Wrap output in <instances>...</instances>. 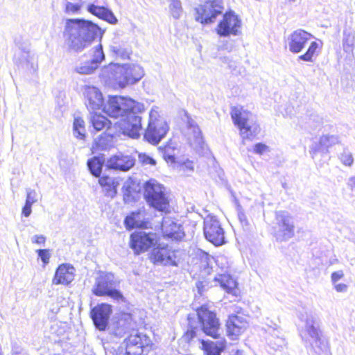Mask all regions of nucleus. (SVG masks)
I'll return each instance as SVG.
<instances>
[{
  "mask_svg": "<svg viewBox=\"0 0 355 355\" xmlns=\"http://www.w3.org/2000/svg\"><path fill=\"white\" fill-rule=\"evenodd\" d=\"M212 258L209 256L207 254H202V263H205L204 266H209V261Z\"/></svg>",
  "mask_w": 355,
  "mask_h": 355,
  "instance_id": "nucleus-56",
  "label": "nucleus"
},
{
  "mask_svg": "<svg viewBox=\"0 0 355 355\" xmlns=\"http://www.w3.org/2000/svg\"><path fill=\"white\" fill-rule=\"evenodd\" d=\"M92 292L96 296L107 295L117 300L123 298L122 294L115 288L114 275L110 273L102 274L96 278Z\"/></svg>",
  "mask_w": 355,
  "mask_h": 355,
  "instance_id": "nucleus-12",
  "label": "nucleus"
},
{
  "mask_svg": "<svg viewBox=\"0 0 355 355\" xmlns=\"http://www.w3.org/2000/svg\"><path fill=\"white\" fill-rule=\"evenodd\" d=\"M105 59L103 47L101 44H98L93 50L92 59L91 60L98 67L99 64Z\"/></svg>",
  "mask_w": 355,
  "mask_h": 355,
  "instance_id": "nucleus-42",
  "label": "nucleus"
},
{
  "mask_svg": "<svg viewBox=\"0 0 355 355\" xmlns=\"http://www.w3.org/2000/svg\"><path fill=\"white\" fill-rule=\"evenodd\" d=\"M215 282H218L220 287L228 293L236 295V282L227 274L218 275L214 278Z\"/></svg>",
  "mask_w": 355,
  "mask_h": 355,
  "instance_id": "nucleus-32",
  "label": "nucleus"
},
{
  "mask_svg": "<svg viewBox=\"0 0 355 355\" xmlns=\"http://www.w3.org/2000/svg\"><path fill=\"white\" fill-rule=\"evenodd\" d=\"M82 6L81 0H65L64 12L68 15L78 14Z\"/></svg>",
  "mask_w": 355,
  "mask_h": 355,
  "instance_id": "nucleus-37",
  "label": "nucleus"
},
{
  "mask_svg": "<svg viewBox=\"0 0 355 355\" xmlns=\"http://www.w3.org/2000/svg\"><path fill=\"white\" fill-rule=\"evenodd\" d=\"M74 277L75 268L69 264L63 263L57 268L52 282L55 285H69L74 279Z\"/></svg>",
  "mask_w": 355,
  "mask_h": 355,
  "instance_id": "nucleus-23",
  "label": "nucleus"
},
{
  "mask_svg": "<svg viewBox=\"0 0 355 355\" xmlns=\"http://www.w3.org/2000/svg\"><path fill=\"white\" fill-rule=\"evenodd\" d=\"M319 48V44L317 42H311L309 46L308 49L305 53L298 57L299 60H303L306 62H313V56L316 53L318 49Z\"/></svg>",
  "mask_w": 355,
  "mask_h": 355,
  "instance_id": "nucleus-38",
  "label": "nucleus"
},
{
  "mask_svg": "<svg viewBox=\"0 0 355 355\" xmlns=\"http://www.w3.org/2000/svg\"><path fill=\"white\" fill-rule=\"evenodd\" d=\"M312 37L311 33L302 29L294 31L288 36L286 40L289 51L295 54L300 53Z\"/></svg>",
  "mask_w": 355,
  "mask_h": 355,
  "instance_id": "nucleus-16",
  "label": "nucleus"
},
{
  "mask_svg": "<svg viewBox=\"0 0 355 355\" xmlns=\"http://www.w3.org/2000/svg\"><path fill=\"white\" fill-rule=\"evenodd\" d=\"M299 319L303 323L300 329V335L311 355H330L327 340L322 336L317 318L311 313H300Z\"/></svg>",
  "mask_w": 355,
  "mask_h": 355,
  "instance_id": "nucleus-2",
  "label": "nucleus"
},
{
  "mask_svg": "<svg viewBox=\"0 0 355 355\" xmlns=\"http://www.w3.org/2000/svg\"><path fill=\"white\" fill-rule=\"evenodd\" d=\"M187 125L189 130V134H192V138L189 137V139L190 141L191 145L195 148H202V145L204 144L203 138L202 137L201 131L196 124V121L188 116Z\"/></svg>",
  "mask_w": 355,
  "mask_h": 355,
  "instance_id": "nucleus-27",
  "label": "nucleus"
},
{
  "mask_svg": "<svg viewBox=\"0 0 355 355\" xmlns=\"http://www.w3.org/2000/svg\"><path fill=\"white\" fill-rule=\"evenodd\" d=\"M344 272L342 270L335 271L331 275V282L332 284L337 283L344 277Z\"/></svg>",
  "mask_w": 355,
  "mask_h": 355,
  "instance_id": "nucleus-48",
  "label": "nucleus"
},
{
  "mask_svg": "<svg viewBox=\"0 0 355 355\" xmlns=\"http://www.w3.org/2000/svg\"><path fill=\"white\" fill-rule=\"evenodd\" d=\"M98 182L103 188L105 196L113 198L116 195L119 183L114 178L104 175L99 178Z\"/></svg>",
  "mask_w": 355,
  "mask_h": 355,
  "instance_id": "nucleus-33",
  "label": "nucleus"
},
{
  "mask_svg": "<svg viewBox=\"0 0 355 355\" xmlns=\"http://www.w3.org/2000/svg\"><path fill=\"white\" fill-rule=\"evenodd\" d=\"M354 37L351 35H347L343 40L344 43H347L348 45H352L354 43Z\"/></svg>",
  "mask_w": 355,
  "mask_h": 355,
  "instance_id": "nucleus-58",
  "label": "nucleus"
},
{
  "mask_svg": "<svg viewBox=\"0 0 355 355\" xmlns=\"http://www.w3.org/2000/svg\"><path fill=\"white\" fill-rule=\"evenodd\" d=\"M31 241L32 243L38 245L44 244L46 241V237L42 234H36L31 238Z\"/></svg>",
  "mask_w": 355,
  "mask_h": 355,
  "instance_id": "nucleus-49",
  "label": "nucleus"
},
{
  "mask_svg": "<svg viewBox=\"0 0 355 355\" xmlns=\"http://www.w3.org/2000/svg\"><path fill=\"white\" fill-rule=\"evenodd\" d=\"M341 162L345 166H350L354 162V158L350 152L345 150L340 156Z\"/></svg>",
  "mask_w": 355,
  "mask_h": 355,
  "instance_id": "nucleus-44",
  "label": "nucleus"
},
{
  "mask_svg": "<svg viewBox=\"0 0 355 355\" xmlns=\"http://www.w3.org/2000/svg\"><path fill=\"white\" fill-rule=\"evenodd\" d=\"M202 347L206 355H220L225 348V340L220 339L216 342L201 340Z\"/></svg>",
  "mask_w": 355,
  "mask_h": 355,
  "instance_id": "nucleus-31",
  "label": "nucleus"
},
{
  "mask_svg": "<svg viewBox=\"0 0 355 355\" xmlns=\"http://www.w3.org/2000/svg\"><path fill=\"white\" fill-rule=\"evenodd\" d=\"M111 313L112 307L107 304L98 305L92 310V318L98 330L103 331L106 329Z\"/></svg>",
  "mask_w": 355,
  "mask_h": 355,
  "instance_id": "nucleus-19",
  "label": "nucleus"
},
{
  "mask_svg": "<svg viewBox=\"0 0 355 355\" xmlns=\"http://www.w3.org/2000/svg\"><path fill=\"white\" fill-rule=\"evenodd\" d=\"M238 215H239V218L241 220V221L245 220V214L243 212L239 211Z\"/></svg>",
  "mask_w": 355,
  "mask_h": 355,
  "instance_id": "nucleus-59",
  "label": "nucleus"
},
{
  "mask_svg": "<svg viewBox=\"0 0 355 355\" xmlns=\"http://www.w3.org/2000/svg\"><path fill=\"white\" fill-rule=\"evenodd\" d=\"M135 323L130 313H123L112 329V334L117 337H123L126 334H130Z\"/></svg>",
  "mask_w": 355,
  "mask_h": 355,
  "instance_id": "nucleus-26",
  "label": "nucleus"
},
{
  "mask_svg": "<svg viewBox=\"0 0 355 355\" xmlns=\"http://www.w3.org/2000/svg\"><path fill=\"white\" fill-rule=\"evenodd\" d=\"M125 345H150L151 340L146 334L132 330V331L125 339Z\"/></svg>",
  "mask_w": 355,
  "mask_h": 355,
  "instance_id": "nucleus-30",
  "label": "nucleus"
},
{
  "mask_svg": "<svg viewBox=\"0 0 355 355\" xmlns=\"http://www.w3.org/2000/svg\"><path fill=\"white\" fill-rule=\"evenodd\" d=\"M267 148L268 147L266 145L261 143H259L254 146V151L257 154H263L266 150Z\"/></svg>",
  "mask_w": 355,
  "mask_h": 355,
  "instance_id": "nucleus-51",
  "label": "nucleus"
},
{
  "mask_svg": "<svg viewBox=\"0 0 355 355\" xmlns=\"http://www.w3.org/2000/svg\"><path fill=\"white\" fill-rule=\"evenodd\" d=\"M85 121L80 117H75L73 124V133L74 137L80 139H84L85 137Z\"/></svg>",
  "mask_w": 355,
  "mask_h": 355,
  "instance_id": "nucleus-35",
  "label": "nucleus"
},
{
  "mask_svg": "<svg viewBox=\"0 0 355 355\" xmlns=\"http://www.w3.org/2000/svg\"><path fill=\"white\" fill-rule=\"evenodd\" d=\"M88 168L91 173L96 176L99 177L102 170V162L98 157H94L87 162Z\"/></svg>",
  "mask_w": 355,
  "mask_h": 355,
  "instance_id": "nucleus-39",
  "label": "nucleus"
},
{
  "mask_svg": "<svg viewBox=\"0 0 355 355\" xmlns=\"http://www.w3.org/2000/svg\"><path fill=\"white\" fill-rule=\"evenodd\" d=\"M164 158L166 162L173 163L175 162V157L174 155L167 154L166 153H164Z\"/></svg>",
  "mask_w": 355,
  "mask_h": 355,
  "instance_id": "nucleus-57",
  "label": "nucleus"
},
{
  "mask_svg": "<svg viewBox=\"0 0 355 355\" xmlns=\"http://www.w3.org/2000/svg\"><path fill=\"white\" fill-rule=\"evenodd\" d=\"M125 73L123 64L112 63L103 69L102 76L114 87L124 88L132 80L127 78Z\"/></svg>",
  "mask_w": 355,
  "mask_h": 355,
  "instance_id": "nucleus-13",
  "label": "nucleus"
},
{
  "mask_svg": "<svg viewBox=\"0 0 355 355\" xmlns=\"http://www.w3.org/2000/svg\"><path fill=\"white\" fill-rule=\"evenodd\" d=\"M139 161L143 165L155 166L156 164V161L145 153H140L139 155Z\"/></svg>",
  "mask_w": 355,
  "mask_h": 355,
  "instance_id": "nucleus-45",
  "label": "nucleus"
},
{
  "mask_svg": "<svg viewBox=\"0 0 355 355\" xmlns=\"http://www.w3.org/2000/svg\"><path fill=\"white\" fill-rule=\"evenodd\" d=\"M236 355H243L242 352H238Z\"/></svg>",
  "mask_w": 355,
  "mask_h": 355,
  "instance_id": "nucleus-63",
  "label": "nucleus"
},
{
  "mask_svg": "<svg viewBox=\"0 0 355 355\" xmlns=\"http://www.w3.org/2000/svg\"><path fill=\"white\" fill-rule=\"evenodd\" d=\"M200 329L192 326L185 334V339L190 340L198 336V331H202L205 335L218 339L220 336V328L218 319L216 314L202 305L197 309Z\"/></svg>",
  "mask_w": 355,
  "mask_h": 355,
  "instance_id": "nucleus-3",
  "label": "nucleus"
},
{
  "mask_svg": "<svg viewBox=\"0 0 355 355\" xmlns=\"http://www.w3.org/2000/svg\"><path fill=\"white\" fill-rule=\"evenodd\" d=\"M98 68L97 65L92 60L80 62L75 67V71L83 75H88L92 73Z\"/></svg>",
  "mask_w": 355,
  "mask_h": 355,
  "instance_id": "nucleus-36",
  "label": "nucleus"
},
{
  "mask_svg": "<svg viewBox=\"0 0 355 355\" xmlns=\"http://www.w3.org/2000/svg\"><path fill=\"white\" fill-rule=\"evenodd\" d=\"M31 207H32V205L25 202V205H24V207L22 208V214L26 217H28L32 212Z\"/></svg>",
  "mask_w": 355,
  "mask_h": 355,
  "instance_id": "nucleus-54",
  "label": "nucleus"
},
{
  "mask_svg": "<svg viewBox=\"0 0 355 355\" xmlns=\"http://www.w3.org/2000/svg\"><path fill=\"white\" fill-rule=\"evenodd\" d=\"M241 19L234 11L225 12L216 28L220 37L237 36L241 33Z\"/></svg>",
  "mask_w": 355,
  "mask_h": 355,
  "instance_id": "nucleus-11",
  "label": "nucleus"
},
{
  "mask_svg": "<svg viewBox=\"0 0 355 355\" xmlns=\"http://www.w3.org/2000/svg\"><path fill=\"white\" fill-rule=\"evenodd\" d=\"M150 259L155 263L171 266L178 265L175 251L167 245L154 248L151 253Z\"/></svg>",
  "mask_w": 355,
  "mask_h": 355,
  "instance_id": "nucleus-17",
  "label": "nucleus"
},
{
  "mask_svg": "<svg viewBox=\"0 0 355 355\" xmlns=\"http://www.w3.org/2000/svg\"><path fill=\"white\" fill-rule=\"evenodd\" d=\"M294 222L286 211H279L275 214V223L272 227L273 234L279 241H287L294 235Z\"/></svg>",
  "mask_w": 355,
  "mask_h": 355,
  "instance_id": "nucleus-9",
  "label": "nucleus"
},
{
  "mask_svg": "<svg viewBox=\"0 0 355 355\" xmlns=\"http://www.w3.org/2000/svg\"><path fill=\"white\" fill-rule=\"evenodd\" d=\"M123 67L125 71V74L127 78L132 79L130 82H128V85L135 84L144 76V69L139 64H123Z\"/></svg>",
  "mask_w": 355,
  "mask_h": 355,
  "instance_id": "nucleus-29",
  "label": "nucleus"
},
{
  "mask_svg": "<svg viewBox=\"0 0 355 355\" xmlns=\"http://www.w3.org/2000/svg\"><path fill=\"white\" fill-rule=\"evenodd\" d=\"M336 140V138H335L334 136L324 135L320 138V143L322 145H327V143H329L330 141L334 142Z\"/></svg>",
  "mask_w": 355,
  "mask_h": 355,
  "instance_id": "nucleus-52",
  "label": "nucleus"
},
{
  "mask_svg": "<svg viewBox=\"0 0 355 355\" xmlns=\"http://www.w3.org/2000/svg\"><path fill=\"white\" fill-rule=\"evenodd\" d=\"M162 230L164 236L172 240L180 241L184 236L182 225L169 216L163 218Z\"/></svg>",
  "mask_w": 355,
  "mask_h": 355,
  "instance_id": "nucleus-21",
  "label": "nucleus"
},
{
  "mask_svg": "<svg viewBox=\"0 0 355 355\" xmlns=\"http://www.w3.org/2000/svg\"><path fill=\"white\" fill-rule=\"evenodd\" d=\"M231 116L240 130L243 139H252L259 132V126L250 120L252 114L241 107H234L231 110Z\"/></svg>",
  "mask_w": 355,
  "mask_h": 355,
  "instance_id": "nucleus-7",
  "label": "nucleus"
},
{
  "mask_svg": "<svg viewBox=\"0 0 355 355\" xmlns=\"http://www.w3.org/2000/svg\"><path fill=\"white\" fill-rule=\"evenodd\" d=\"M310 153L311 154L312 157L314 158V155H315V151L314 152L311 151Z\"/></svg>",
  "mask_w": 355,
  "mask_h": 355,
  "instance_id": "nucleus-61",
  "label": "nucleus"
},
{
  "mask_svg": "<svg viewBox=\"0 0 355 355\" xmlns=\"http://www.w3.org/2000/svg\"><path fill=\"white\" fill-rule=\"evenodd\" d=\"M91 123L96 131H101L105 128H109L111 124L110 121L105 116L101 114H94L92 116Z\"/></svg>",
  "mask_w": 355,
  "mask_h": 355,
  "instance_id": "nucleus-34",
  "label": "nucleus"
},
{
  "mask_svg": "<svg viewBox=\"0 0 355 355\" xmlns=\"http://www.w3.org/2000/svg\"><path fill=\"white\" fill-rule=\"evenodd\" d=\"M348 187L355 193V177L350 178L347 182Z\"/></svg>",
  "mask_w": 355,
  "mask_h": 355,
  "instance_id": "nucleus-55",
  "label": "nucleus"
},
{
  "mask_svg": "<svg viewBox=\"0 0 355 355\" xmlns=\"http://www.w3.org/2000/svg\"><path fill=\"white\" fill-rule=\"evenodd\" d=\"M201 284H202V282H198L197 283V287L198 288V291H199L200 293H201V290H200V285H201Z\"/></svg>",
  "mask_w": 355,
  "mask_h": 355,
  "instance_id": "nucleus-60",
  "label": "nucleus"
},
{
  "mask_svg": "<svg viewBox=\"0 0 355 355\" xmlns=\"http://www.w3.org/2000/svg\"><path fill=\"white\" fill-rule=\"evenodd\" d=\"M182 170L184 172L186 171H193V163L191 161L187 160L182 165Z\"/></svg>",
  "mask_w": 355,
  "mask_h": 355,
  "instance_id": "nucleus-53",
  "label": "nucleus"
},
{
  "mask_svg": "<svg viewBox=\"0 0 355 355\" xmlns=\"http://www.w3.org/2000/svg\"><path fill=\"white\" fill-rule=\"evenodd\" d=\"M168 130L167 122L159 115V107L153 106L149 112L144 139L150 144L157 145L165 137Z\"/></svg>",
  "mask_w": 355,
  "mask_h": 355,
  "instance_id": "nucleus-4",
  "label": "nucleus"
},
{
  "mask_svg": "<svg viewBox=\"0 0 355 355\" xmlns=\"http://www.w3.org/2000/svg\"><path fill=\"white\" fill-rule=\"evenodd\" d=\"M87 11L101 19L107 21L110 24H114L117 22V19L112 12L103 6L89 4L87 6Z\"/></svg>",
  "mask_w": 355,
  "mask_h": 355,
  "instance_id": "nucleus-28",
  "label": "nucleus"
},
{
  "mask_svg": "<svg viewBox=\"0 0 355 355\" xmlns=\"http://www.w3.org/2000/svg\"><path fill=\"white\" fill-rule=\"evenodd\" d=\"M169 10L175 19H179L182 12V3L180 0H168Z\"/></svg>",
  "mask_w": 355,
  "mask_h": 355,
  "instance_id": "nucleus-40",
  "label": "nucleus"
},
{
  "mask_svg": "<svg viewBox=\"0 0 355 355\" xmlns=\"http://www.w3.org/2000/svg\"><path fill=\"white\" fill-rule=\"evenodd\" d=\"M157 243V235L154 233L137 232L130 236V246L137 254L144 252Z\"/></svg>",
  "mask_w": 355,
  "mask_h": 355,
  "instance_id": "nucleus-15",
  "label": "nucleus"
},
{
  "mask_svg": "<svg viewBox=\"0 0 355 355\" xmlns=\"http://www.w3.org/2000/svg\"><path fill=\"white\" fill-rule=\"evenodd\" d=\"M149 345H125V353L123 354H116V355H143L144 349Z\"/></svg>",
  "mask_w": 355,
  "mask_h": 355,
  "instance_id": "nucleus-41",
  "label": "nucleus"
},
{
  "mask_svg": "<svg viewBox=\"0 0 355 355\" xmlns=\"http://www.w3.org/2000/svg\"><path fill=\"white\" fill-rule=\"evenodd\" d=\"M37 201V194L35 190L27 189L26 190V202L30 205H33Z\"/></svg>",
  "mask_w": 355,
  "mask_h": 355,
  "instance_id": "nucleus-46",
  "label": "nucleus"
},
{
  "mask_svg": "<svg viewBox=\"0 0 355 355\" xmlns=\"http://www.w3.org/2000/svg\"><path fill=\"white\" fill-rule=\"evenodd\" d=\"M137 110L139 112L145 110L142 103L136 102L130 98L122 96H111L103 107V112L109 116L121 119L130 110Z\"/></svg>",
  "mask_w": 355,
  "mask_h": 355,
  "instance_id": "nucleus-5",
  "label": "nucleus"
},
{
  "mask_svg": "<svg viewBox=\"0 0 355 355\" xmlns=\"http://www.w3.org/2000/svg\"><path fill=\"white\" fill-rule=\"evenodd\" d=\"M246 319L238 315H231L226 322L227 334L232 340H236L247 329Z\"/></svg>",
  "mask_w": 355,
  "mask_h": 355,
  "instance_id": "nucleus-18",
  "label": "nucleus"
},
{
  "mask_svg": "<svg viewBox=\"0 0 355 355\" xmlns=\"http://www.w3.org/2000/svg\"><path fill=\"white\" fill-rule=\"evenodd\" d=\"M229 67H230V69H232V68L233 67V64H232V63H230V64H229Z\"/></svg>",
  "mask_w": 355,
  "mask_h": 355,
  "instance_id": "nucleus-62",
  "label": "nucleus"
},
{
  "mask_svg": "<svg viewBox=\"0 0 355 355\" xmlns=\"http://www.w3.org/2000/svg\"><path fill=\"white\" fill-rule=\"evenodd\" d=\"M15 59L22 67L31 73H35L37 70V64L30 52L29 46L25 44L19 46V49L15 53Z\"/></svg>",
  "mask_w": 355,
  "mask_h": 355,
  "instance_id": "nucleus-20",
  "label": "nucleus"
},
{
  "mask_svg": "<svg viewBox=\"0 0 355 355\" xmlns=\"http://www.w3.org/2000/svg\"><path fill=\"white\" fill-rule=\"evenodd\" d=\"M111 51L117 56L121 57L123 59L128 58L129 57L130 52L125 48L122 47L120 45H115L111 46Z\"/></svg>",
  "mask_w": 355,
  "mask_h": 355,
  "instance_id": "nucleus-43",
  "label": "nucleus"
},
{
  "mask_svg": "<svg viewBox=\"0 0 355 355\" xmlns=\"http://www.w3.org/2000/svg\"><path fill=\"white\" fill-rule=\"evenodd\" d=\"M139 113L137 110H130L116 122L123 133L132 139H138L142 129L141 116L139 115Z\"/></svg>",
  "mask_w": 355,
  "mask_h": 355,
  "instance_id": "nucleus-10",
  "label": "nucleus"
},
{
  "mask_svg": "<svg viewBox=\"0 0 355 355\" xmlns=\"http://www.w3.org/2000/svg\"><path fill=\"white\" fill-rule=\"evenodd\" d=\"M104 31L92 21L84 19H67L63 36L67 48L74 52H82L97 38H101Z\"/></svg>",
  "mask_w": 355,
  "mask_h": 355,
  "instance_id": "nucleus-1",
  "label": "nucleus"
},
{
  "mask_svg": "<svg viewBox=\"0 0 355 355\" xmlns=\"http://www.w3.org/2000/svg\"><path fill=\"white\" fill-rule=\"evenodd\" d=\"M135 163V159L132 156L119 153L111 157L107 164L110 168L127 171L133 167Z\"/></svg>",
  "mask_w": 355,
  "mask_h": 355,
  "instance_id": "nucleus-24",
  "label": "nucleus"
},
{
  "mask_svg": "<svg viewBox=\"0 0 355 355\" xmlns=\"http://www.w3.org/2000/svg\"><path fill=\"white\" fill-rule=\"evenodd\" d=\"M83 93L86 99V105L91 110H98L103 105V98L101 91L94 86L85 85Z\"/></svg>",
  "mask_w": 355,
  "mask_h": 355,
  "instance_id": "nucleus-22",
  "label": "nucleus"
},
{
  "mask_svg": "<svg viewBox=\"0 0 355 355\" xmlns=\"http://www.w3.org/2000/svg\"><path fill=\"white\" fill-rule=\"evenodd\" d=\"M37 253L38 254V256L41 259L42 261L44 264H47L49 262L50 259V253L49 250L47 249H40L37 250Z\"/></svg>",
  "mask_w": 355,
  "mask_h": 355,
  "instance_id": "nucleus-47",
  "label": "nucleus"
},
{
  "mask_svg": "<svg viewBox=\"0 0 355 355\" xmlns=\"http://www.w3.org/2000/svg\"><path fill=\"white\" fill-rule=\"evenodd\" d=\"M144 196L147 203L158 211H166L169 206L165 187L155 180L146 182Z\"/></svg>",
  "mask_w": 355,
  "mask_h": 355,
  "instance_id": "nucleus-6",
  "label": "nucleus"
},
{
  "mask_svg": "<svg viewBox=\"0 0 355 355\" xmlns=\"http://www.w3.org/2000/svg\"><path fill=\"white\" fill-rule=\"evenodd\" d=\"M334 285V289L338 293H345L347 291V285L342 283H334L332 284Z\"/></svg>",
  "mask_w": 355,
  "mask_h": 355,
  "instance_id": "nucleus-50",
  "label": "nucleus"
},
{
  "mask_svg": "<svg viewBox=\"0 0 355 355\" xmlns=\"http://www.w3.org/2000/svg\"><path fill=\"white\" fill-rule=\"evenodd\" d=\"M204 234L209 242L216 246L225 243L224 230L215 216H208L205 218Z\"/></svg>",
  "mask_w": 355,
  "mask_h": 355,
  "instance_id": "nucleus-14",
  "label": "nucleus"
},
{
  "mask_svg": "<svg viewBox=\"0 0 355 355\" xmlns=\"http://www.w3.org/2000/svg\"><path fill=\"white\" fill-rule=\"evenodd\" d=\"M148 221L144 209L133 211L127 216L124 220V225L128 230L134 228H146Z\"/></svg>",
  "mask_w": 355,
  "mask_h": 355,
  "instance_id": "nucleus-25",
  "label": "nucleus"
},
{
  "mask_svg": "<svg viewBox=\"0 0 355 355\" xmlns=\"http://www.w3.org/2000/svg\"><path fill=\"white\" fill-rule=\"evenodd\" d=\"M223 9V0H207L195 8L196 20L202 24L213 23Z\"/></svg>",
  "mask_w": 355,
  "mask_h": 355,
  "instance_id": "nucleus-8",
  "label": "nucleus"
}]
</instances>
